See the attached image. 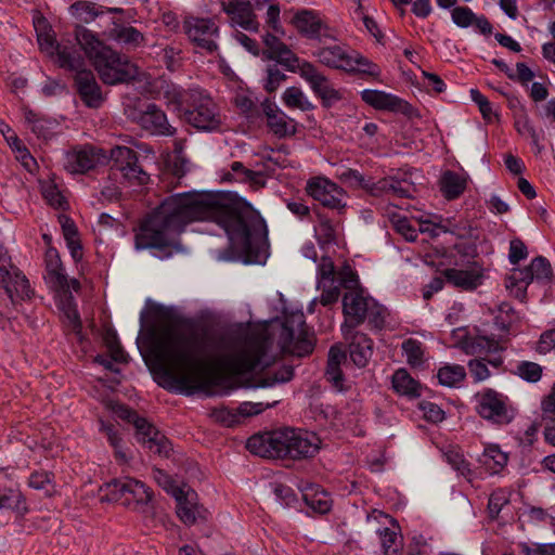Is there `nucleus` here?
<instances>
[{"label": "nucleus", "mask_w": 555, "mask_h": 555, "mask_svg": "<svg viewBox=\"0 0 555 555\" xmlns=\"http://www.w3.org/2000/svg\"><path fill=\"white\" fill-rule=\"evenodd\" d=\"M210 220L222 228L231 247L246 262L260 263L267 257L268 229L250 203L234 192H183L165 198L139 224L137 250L155 249L160 258L180 250L177 236L193 221Z\"/></svg>", "instance_id": "2"}, {"label": "nucleus", "mask_w": 555, "mask_h": 555, "mask_svg": "<svg viewBox=\"0 0 555 555\" xmlns=\"http://www.w3.org/2000/svg\"><path fill=\"white\" fill-rule=\"evenodd\" d=\"M322 46L313 51L312 55L323 65L346 70L347 66L350 67V55L344 46L340 44H326Z\"/></svg>", "instance_id": "23"}, {"label": "nucleus", "mask_w": 555, "mask_h": 555, "mask_svg": "<svg viewBox=\"0 0 555 555\" xmlns=\"http://www.w3.org/2000/svg\"><path fill=\"white\" fill-rule=\"evenodd\" d=\"M379 535L385 555H401V541L393 530L384 528L379 531Z\"/></svg>", "instance_id": "46"}, {"label": "nucleus", "mask_w": 555, "mask_h": 555, "mask_svg": "<svg viewBox=\"0 0 555 555\" xmlns=\"http://www.w3.org/2000/svg\"><path fill=\"white\" fill-rule=\"evenodd\" d=\"M482 456L486 465H490L491 461L493 462V466H491V468L494 472L501 470L508 461L507 454L502 452L498 446H490L486 448Z\"/></svg>", "instance_id": "47"}, {"label": "nucleus", "mask_w": 555, "mask_h": 555, "mask_svg": "<svg viewBox=\"0 0 555 555\" xmlns=\"http://www.w3.org/2000/svg\"><path fill=\"white\" fill-rule=\"evenodd\" d=\"M299 75L309 83L314 94L322 100L324 107H331L341 100L340 92L312 63L302 61L299 66Z\"/></svg>", "instance_id": "14"}, {"label": "nucleus", "mask_w": 555, "mask_h": 555, "mask_svg": "<svg viewBox=\"0 0 555 555\" xmlns=\"http://www.w3.org/2000/svg\"><path fill=\"white\" fill-rule=\"evenodd\" d=\"M390 188H392L391 177L379 179L376 182H374L372 179H369L365 191L372 196H382L384 194L390 193Z\"/></svg>", "instance_id": "57"}, {"label": "nucleus", "mask_w": 555, "mask_h": 555, "mask_svg": "<svg viewBox=\"0 0 555 555\" xmlns=\"http://www.w3.org/2000/svg\"><path fill=\"white\" fill-rule=\"evenodd\" d=\"M528 256L527 246L520 238H513L509 243L508 260L512 264H517Z\"/></svg>", "instance_id": "60"}, {"label": "nucleus", "mask_w": 555, "mask_h": 555, "mask_svg": "<svg viewBox=\"0 0 555 555\" xmlns=\"http://www.w3.org/2000/svg\"><path fill=\"white\" fill-rule=\"evenodd\" d=\"M85 65V57L81 53L69 54V52L62 51L61 68L74 73V87L80 100L89 108H99L105 98L93 72L87 69Z\"/></svg>", "instance_id": "7"}, {"label": "nucleus", "mask_w": 555, "mask_h": 555, "mask_svg": "<svg viewBox=\"0 0 555 555\" xmlns=\"http://www.w3.org/2000/svg\"><path fill=\"white\" fill-rule=\"evenodd\" d=\"M112 168L120 171L122 177L132 183H147L149 175L139 166L138 154L128 146H116L111 151Z\"/></svg>", "instance_id": "15"}, {"label": "nucleus", "mask_w": 555, "mask_h": 555, "mask_svg": "<svg viewBox=\"0 0 555 555\" xmlns=\"http://www.w3.org/2000/svg\"><path fill=\"white\" fill-rule=\"evenodd\" d=\"M318 288L322 291L320 296V304L324 307L335 304L340 295L339 285L325 283L323 285L318 284Z\"/></svg>", "instance_id": "55"}, {"label": "nucleus", "mask_w": 555, "mask_h": 555, "mask_svg": "<svg viewBox=\"0 0 555 555\" xmlns=\"http://www.w3.org/2000/svg\"><path fill=\"white\" fill-rule=\"evenodd\" d=\"M74 39L80 52L83 51L106 85H117L134 79L137 69L127 56L105 46L94 33L83 26H76Z\"/></svg>", "instance_id": "4"}, {"label": "nucleus", "mask_w": 555, "mask_h": 555, "mask_svg": "<svg viewBox=\"0 0 555 555\" xmlns=\"http://www.w3.org/2000/svg\"><path fill=\"white\" fill-rule=\"evenodd\" d=\"M391 184L390 193H392V195L400 198H412L414 196L415 188L413 183L409 182L406 179L391 177Z\"/></svg>", "instance_id": "54"}, {"label": "nucleus", "mask_w": 555, "mask_h": 555, "mask_svg": "<svg viewBox=\"0 0 555 555\" xmlns=\"http://www.w3.org/2000/svg\"><path fill=\"white\" fill-rule=\"evenodd\" d=\"M53 473L47 470H36L30 474L28 479V486L33 489L46 490L47 493H50L48 487L53 483Z\"/></svg>", "instance_id": "50"}, {"label": "nucleus", "mask_w": 555, "mask_h": 555, "mask_svg": "<svg viewBox=\"0 0 555 555\" xmlns=\"http://www.w3.org/2000/svg\"><path fill=\"white\" fill-rule=\"evenodd\" d=\"M402 351L406 357V362L412 367H420L424 363L423 344L417 339L409 338L402 343Z\"/></svg>", "instance_id": "41"}, {"label": "nucleus", "mask_w": 555, "mask_h": 555, "mask_svg": "<svg viewBox=\"0 0 555 555\" xmlns=\"http://www.w3.org/2000/svg\"><path fill=\"white\" fill-rule=\"evenodd\" d=\"M441 232L450 233L459 238H478V229L467 218L450 217L438 223Z\"/></svg>", "instance_id": "28"}, {"label": "nucleus", "mask_w": 555, "mask_h": 555, "mask_svg": "<svg viewBox=\"0 0 555 555\" xmlns=\"http://www.w3.org/2000/svg\"><path fill=\"white\" fill-rule=\"evenodd\" d=\"M12 509L16 514L24 516L29 512L24 494L14 488H8L0 494V511Z\"/></svg>", "instance_id": "33"}, {"label": "nucleus", "mask_w": 555, "mask_h": 555, "mask_svg": "<svg viewBox=\"0 0 555 555\" xmlns=\"http://www.w3.org/2000/svg\"><path fill=\"white\" fill-rule=\"evenodd\" d=\"M99 425L100 433L105 435L108 443L114 448L116 460L122 463L128 462L126 453L121 450L122 438L117 426L102 418L99 420Z\"/></svg>", "instance_id": "35"}, {"label": "nucleus", "mask_w": 555, "mask_h": 555, "mask_svg": "<svg viewBox=\"0 0 555 555\" xmlns=\"http://www.w3.org/2000/svg\"><path fill=\"white\" fill-rule=\"evenodd\" d=\"M325 283H335V266L327 257H323L318 266V284L323 285Z\"/></svg>", "instance_id": "53"}, {"label": "nucleus", "mask_w": 555, "mask_h": 555, "mask_svg": "<svg viewBox=\"0 0 555 555\" xmlns=\"http://www.w3.org/2000/svg\"><path fill=\"white\" fill-rule=\"evenodd\" d=\"M343 313L345 321L341 324V332L345 338L351 332L364 323L382 330L385 325L386 309L370 296H364L362 289L347 292L343 297Z\"/></svg>", "instance_id": "6"}, {"label": "nucleus", "mask_w": 555, "mask_h": 555, "mask_svg": "<svg viewBox=\"0 0 555 555\" xmlns=\"http://www.w3.org/2000/svg\"><path fill=\"white\" fill-rule=\"evenodd\" d=\"M467 366L476 383L482 382L490 376V371L485 362V359L469 360Z\"/></svg>", "instance_id": "56"}, {"label": "nucleus", "mask_w": 555, "mask_h": 555, "mask_svg": "<svg viewBox=\"0 0 555 555\" xmlns=\"http://www.w3.org/2000/svg\"><path fill=\"white\" fill-rule=\"evenodd\" d=\"M314 212L318 221V225H315L314 231L319 244L324 246L335 243L336 227L332 219L319 210H315Z\"/></svg>", "instance_id": "36"}, {"label": "nucleus", "mask_w": 555, "mask_h": 555, "mask_svg": "<svg viewBox=\"0 0 555 555\" xmlns=\"http://www.w3.org/2000/svg\"><path fill=\"white\" fill-rule=\"evenodd\" d=\"M339 178L340 180L349 183L350 185L359 186L363 190H365L369 180L360 171L351 168L344 170L340 173Z\"/></svg>", "instance_id": "63"}, {"label": "nucleus", "mask_w": 555, "mask_h": 555, "mask_svg": "<svg viewBox=\"0 0 555 555\" xmlns=\"http://www.w3.org/2000/svg\"><path fill=\"white\" fill-rule=\"evenodd\" d=\"M466 185V179L451 170L443 172L440 178V191L449 201L459 198L464 193Z\"/></svg>", "instance_id": "30"}, {"label": "nucleus", "mask_w": 555, "mask_h": 555, "mask_svg": "<svg viewBox=\"0 0 555 555\" xmlns=\"http://www.w3.org/2000/svg\"><path fill=\"white\" fill-rule=\"evenodd\" d=\"M70 14L79 22L91 23L99 16L95 3L77 1L69 7Z\"/></svg>", "instance_id": "42"}, {"label": "nucleus", "mask_w": 555, "mask_h": 555, "mask_svg": "<svg viewBox=\"0 0 555 555\" xmlns=\"http://www.w3.org/2000/svg\"><path fill=\"white\" fill-rule=\"evenodd\" d=\"M109 37L127 50L137 49L145 43L144 35L131 25L114 24Z\"/></svg>", "instance_id": "27"}, {"label": "nucleus", "mask_w": 555, "mask_h": 555, "mask_svg": "<svg viewBox=\"0 0 555 555\" xmlns=\"http://www.w3.org/2000/svg\"><path fill=\"white\" fill-rule=\"evenodd\" d=\"M346 339L350 340V359L358 367H364L373 354V340L366 334L353 331Z\"/></svg>", "instance_id": "25"}, {"label": "nucleus", "mask_w": 555, "mask_h": 555, "mask_svg": "<svg viewBox=\"0 0 555 555\" xmlns=\"http://www.w3.org/2000/svg\"><path fill=\"white\" fill-rule=\"evenodd\" d=\"M299 325L305 324L304 315H293L292 318H286L282 323L280 334H279V346L283 352H287L292 349V345L295 341V323Z\"/></svg>", "instance_id": "37"}, {"label": "nucleus", "mask_w": 555, "mask_h": 555, "mask_svg": "<svg viewBox=\"0 0 555 555\" xmlns=\"http://www.w3.org/2000/svg\"><path fill=\"white\" fill-rule=\"evenodd\" d=\"M46 278L56 287L63 288L67 285V276L64 273V268L59 253L54 248H50L46 253Z\"/></svg>", "instance_id": "31"}, {"label": "nucleus", "mask_w": 555, "mask_h": 555, "mask_svg": "<svg viewBox=\"0 0 555 555\" xmlns=\"http://www.w3.org/2000/svg\"><path fill=\"white\" fill-rule=\"evenodd\" d=\"M553 279L551 262L544 256L534 257L530 264L522 269H514L507 278L506 287L516 288V297L524 300L527 295V287L532 282L548 284Z\"/></svg>", "instance_id": "10"}, {"label": "nucleus", "mask_w": 555, "mask_h": 555, "mask_svg": "<svg viewBox=\"0 0 555 555\" xmlns=\"http://www.w3.org/2000/svg\"><path fill=\"white\" fill-rule=\"evenodd\" d=\"M555 350V328L544 331L537 345V351L539 353H547Z\"/></svg>", "instance_id": "64"}, {"label": "nucleus", "mask_w": 555, "mask_h": 555, "mask_svg": "<svg viewBox=\"0 0 555 555\" xmlns=\"http://www.w3.org/2000/svg\"><path fill=\"white\" fill-rule=\"evenodd\" d=\"M132 119L144 130L151 134L172 137L177 129L168 121L165 112L155 103H147L137 111Z\"/></svg>", "instance_id": "17"}, {"label": "nucleus", "mask_w": 555, "mask_h": 555, "mask_svg": "<svg viewBox=\"0 0 555 555\" xmlns=\"http://www.w3.org/2000/svg\"><path fill=\"white\" fill-rule=\"evenodd\" d=\"M282 101L288 108H298L307 112L314 108L313 104L307 99L302 90L298 87H288L282 94Z\"/></svg>", "instance_id": "38"}, {"label": "nucleus", "mask_w": 555, "mask_h": 555, "mask_svg": "<svg viewBox=\"0 0 555 555\" xmlns=\"http://www.w3.org/2000/svg\"><path fill=\"white\" fill-rule=\"evenodd\" d=\"M346 351L335 345L330 348L325 378L337 391H345V376L340 365L346 362Z\"/></svg>", "instance_id": "24"}, {"label": "nucleus", "mask_w": 555, "mask_h": 555, "mask_svg": "<svg viewBox=\"0 0 555 555\" xmlns=\"http://www.w3.org/2000/svg\"><path fill=\"white\" fill-rule=\"evenodd\" d=\"M293 25L298 33L310 40H317L320 43L327 41H337L338 31L336 28L330 26L321 15L313 10H300L293 20Z\"/></svg>", "instance_id": "12"}, {"label": "nucleus", "mask_w": 555, "mask_h": 555, "mask_svg": "<svg viewBox=\"0 0 555 555\" xmlns=\"http://www.w3.org/2000/svg\"><path fill=\"white\" fill-rule=\"evenodd\" d=\"M320 444L314 433L283 428L251 436L246 448L261 457L297 461L313 457Z\"/></svg>", "instance_id": "3"}, {"label": "nucleus", "mask_w": 555, "mask_h": 555, "mask_svg": "<svg viewBox=\"0 0 555 555\" xmlns=\"http://www.w3.org/2000/svg\"><path fill=\"white\" fill-rule=\"evenodd\" d=\"M35 28L37 31V40L40 46V49L50 54L54 55L56 54L57 57V64L61 67V54L64 50L65 52L72 53H80L79 48H77V41L75 40V43H70L69 41L67 43L61 41L57 42L53 31L48 25V22L44 17H40L35 22Z\"/></svg>", "instance_id": "20"}, {"label": "nucleus", "mask_w": 555, "mask_h": 555, "mask_svg": "<svg viewBox=\"0 0 555 555\" xmlns=\"http://www.w3.org/2000/svg\"><path fill=\"white\" fill-rule=\"evenodd\" d=\"M420 409L424 413V417L433 423H439L444 418L443 410L436 403L430 401H422L420 403Z\"/></svg>", "instance_id": "58"}, {"label": "nucleus", "mask_w": 555, "mask_h": 555, "mask_svg": "<svg viewBox=\"0 0 555 555\" xmlns=\"http://www.w3.org/2000/svg\"><path fill=\"white\" fill-rule=\"evenodd\" d=\"M437 378L441 386L456 388L465 380L466 370L461 364L447 363L439 367Z\"/></svg>", "instance_id": "32"}, {"label": "nucleus", "mask_w": 555, "mask_h": 555, "mask_svg": "<svg viewBox=\"0 0 555 555\" xmlns=\"http://www.w3.org/2000/svg\"><path fill=\"white\" fill-rule=\"evenodd\" d=\"M294 377V367L292 365H282L274 373L268 374L259 378L256 384L251 385L255 388L272 387L279 383L289 382Z\"/></svg>", "instance_id": "39"}, {"label": "nucleus", "mask_w": 555, "mask_h": 555, "mask_svg": "<svg viewBox=\"0 0 555 555\" xmlns=\"http://www.w3.org/2000/svg\"><path fill=\"white\" fill-rule=\"evenodd\" d=\"M451 17L456 26L467 28L473 25L476 14L468 7H455L451 12Z\"/></svg>", "instance_id": "52"}, {"label": "nucleus", "mask_w": 555, "mask_h": 555, "mask_svg": "<svg viewBox=\"0 0 555 555\" xmlns=\"http://www.w3.org/2000/svg\"><path fill=\"white\" fill-rule=\"evenodd\" d=\"M151 319L173 323L146 330L150 351L169 390L191 396L219 384L220 373L241 375L267 366L269 339L260 335L227 332L210 334L190 319L179 318L172 307L147 300Z\"/></svg>", "instance_id": "1"}, {"label": "nucleus", "mask_w": 555, "mask_h": 555, "mask_svg": "<svg viewBox=\"0 0 555 555\" xmlns=\"http://www.w3.org/2000/svg\"><path fill=\"white\" fill-rule=\"evenodd\" d=\"M163 62L167 69L175 72L181 65V50L171 46L163 49Z\"/></svg>", "instance_id": "59"}, {"label": "nucleus", "mask_w": 555, "mask_h": 555, "mask_svg": "<svg viewBox=\"0 0 555 555\" xmlns=\"http://www.w3.org/2000/svg\"><path fill=\"white\" fill-rule=\"evenodd\" d=\"M275 52V55H268V59L275 61L278 66L282 65L289 72H299V66L302 62H300L299 57L287 46Z\"/></svg>", "instance_id": "43"}, {"label": "nucleus", "mask_w": 555, "mask_h": 555, "mask_svg": "<svg viewBox=\"0 0 555 555\" xmlns=\"http://www.w3.org/2000/svg\"><path fill=\"white\" fill-rule=\"evenodd\" d=\"M476 410L482 418L498 425H506L514 420L515 411L507 396L492 388H486L476 395Z\"/></svg>", "instance_id": "11"}, {"label": "nucleus", "mask_w": 555, "mask_h": 555, "mask_svg": "<svg viewBox=\"0 0 555 555\" xmlns=\"http://www.w3.org/2000/svg\"><path fill=\"white\" fill-rule=\"evenodd\" d=\"M115 415L132 424L135 428V438L152 453L168 456L170 449L169 440L145 417L140 416L134 410L125 404L113 406Z\"/></svg>", "instance_id": "9"}, {"label": "nucleus", "mask_w": 555, "mask_h": 555, "mask_svg": "<svg viewBox=\"0 0 555 555\" xmlns=\"http://www.w3.org/2000/svg\"><path fill=\"white\" fill-rule=\"evenodd\" d=\"M267 77L264 80L263 88L267 92H274L283 81L286 79V75L281 72L278 64H270L267 66Z\"/></svg>", "instance_id": "48"}, {"label": "nucleus", "mask_w": 555, "mask_h": 555, "mask_svg": "<svg viewBox=\"0 0 555 555\" xmlns=\"http://www.w3.org/2000/svg\"><path fill=\"white\" fill-rule=\"evenodd\" d=\"M516 374L528 383H537L542 377V366L535 362L521 361L517 364Z\"/></svg>", "instance_id": "45"}, {"label": "nucleus", "mask_w": 555, "mask_h": 555, "mask_svg": "<svg viewBox=\"0 0 555 555\" xmlns=\"http://www.w3.org/2000/svg\"><path fill=\"white\" fill-rule=\"evenodd\" d=\"M11 266V257L7 249L0 245V283L2 284L8 297H12V288L10 283H8V280L11 279V272L9 271Z\"/></svg>", "instance_id": "49"}, {"label": "nucleus", "mask_w": 555, "mask_h": 555, "mask_svg": "<svg viewBox=\"0 0 555 555\" xmlns=\"http://www.w3.org/2000/svg\"><path fill=\"white\" fill-rule=\"evenodd\" d=\"M183 33L198 48L209 53L218 49L214 37L218 35V26L210 18L185 16L183 21Z\"/></svg>", "instance_id": "13"}, {"label": "nucleus", "mask_w": 555, "mask_h": 555, "mask_svg": "<svg viewBox=\"0 0 555 555\" xmlns=\"http://www.w3.org/2000/svg\"><path fill=\"white\" fill-rule=\"evenodd\" d=\"M346 72L362 77L378 78L380 76L379 66L358 52L350 55V67L347 66Z\"/></svg>", "instance_id": "34"}, {"label": "nucleus", "mask_w": 555, "mask_h": 555, "mask_svg": "<svg viewBox=\"0 0 555 555\" xmlns=\"http://www.w3.org/2000/svg\"><path fill=\"white\" fill-rule=\"evenodd\" d=\"M101 502H120L129 508H140L149 504L153 492L142 481L133 478H115L100 487Z\"/></svg>", "instance_id": "8"}, {"label": "nucleus", "mask_w": 555, "mask_h": 555, "mask_svg": "<svg viewBox=\"0 0 555 555\" xmlns=\"http://www.w3.org/2000/svg\"><path fill=\"white\" fill-rule=\"evenodd\" d=\"M100 152L101 150L91 145L68 152L64 167L70 173H85L96 166L100 160Z\"/></svg>", "instance_id": "22"}, {"label": "nucleus", "mask_w": 555, "mask_h": 555, "mask_svg": "<svg viewBox=\"0 0 555 555\" xmlns=\"http://www.w3.org/2000/svg\"><path fill=\"white\" fill-rule=\"evenodd\" d=\"M268 0H229L222 1L223 11L230 16L233 25L247 31H257L259 23L254 13L255 7L260 9Z\"/></svg>", "instance_id": "16"}, {"label": "nucleus", "mask_w": 555, "mask_h": 555, "mask_svg": "<svg viewBox=\"0 0 555 555\" xmlns=\"http://www.w3.org/2000/svg\"><path fill=\"white\" fill-rule=\"evenodd\" d=\"M390 222L399 234L406 241L414 242L417 238V229L412 224L408 217L393 214L390 217Z\"/></svg>", "instance_id": "44"}, {"label": "nucleus", "mask_w": 555, "mask_h": 555, "mask_svg": "<svg viewBox=\"0 0 555 555\" xmlns=\"http://www.w3.org/2000/svg\"><path fill=\"white\" fill-rule=\"evenodd\" d=\"M393 390L410 399L421 397L422 385L405 369H398L391 377Z\"/></svg>", "instance_id": "29"}, {"label": "nucleus", "mask_w": 555, "mask_h": 555, "mask_svg": "<svg viewBox=\"0 0 555 555\" xmlns=\"http://www.w3.org/2000/svg\"><path fill=\"white\" fill-rule=\"evenodd\" d=\"M306 191L323 207L338 210L345 207V204H343L344 190L326 178L310 179L307 182Z\"/></svg>", "instance_id": "18"}, {"label": "nucleus", "mask_w": 555, "mask_h": 555, "mask_svg": "<svg viewBox=\"0 0 555 555\" xmlns=\"http://www.w3.org/2000/svg\"><path fill=\"white\" fill-rule=\"evenodd\" d=\"M169 105L182 112L185 121L203 131H216L221 125V116L212 99L199 90L188 93L173 91Z\"/></svg>", "instance_id": "5"}, {"label": "nucleus", "mask_w": 555, "mask_h": 555, "mask_svg": "<svg viewBox=\"0 0 555 555\" xmlns=\"http://www.w3.org/2000/svg\"><path fill=\"white\" fill-rule=\"evenodd\" d=\"M446 282L454 287L473 291L481 284L482 275L476 270H459L449 268L442 271Z\"/></svg>", "instance_id": "26"}, {"label": "nucleus", "mask_w": 555, "mask_h": 555, "mask_svg": "<svg viewBox=\"0 0 555 555\" xmlns=\"http://www.w3.org/2000/svg\"><path fill=\"white\" fill-rule=\"evenodd\" d=\"M361 99L367 105L378 111L401 113L412 116L413 106L406 101L380 90L365 89L361 92Z\"/></svg>", "instance_id": "19"}, {"label": "nucleus", "mask_w": 555, "mask_h": 555, "mask_svg": "<svg viewBox=\"0 0 555 555\" xmlns=\"http://www.w3.org/2000/svg\"><path fill=\"white\" fill-rule=\"evenodd\" d=\"M508 503L507 498L504 495L502 491L493 492L488 502V512L492 519H495L503 506Z\"/></svg>", "instance_id": "61"}, {"label": "nucleus", "mask_w": 555, "mask_h": 555, "mask_svg": "<svg viewBox=\"0 0 555 555\" xmlns=\"http://www.w3.org/2000/svg\"><path fill=\"white\" fill-rule=\"evenodd\" d=\"M8 283H10L12 288V297L9 298L13 304L15 302V297L21 300L31 297L33 291L29 281L22 272L16 271L13 274L11 273V279L8 280Z\"/></svg>", "instance_id": "40"}, {"label": "nucleus", "mask_w": 555, "mask_h": 555, "mask_svg": "<svg viewBox=\"0 0 555 555\" xmlns=\"http://www.w3.org/2000/svg\"><path fill=\"white\" fill-rule=\"evenodd\" d=\"M482 350L495 353L501 350V348L498 341L485 336H479L474 341L466 345V351L468 353H477L481 352Z\"/></svg>", "instance_id": "51"}, {"label": "nucleus", "mask_w": 555, "mask_h": 555, "mask_svg": "<svg viewBox=\"0 0 555 555\" xmlns=\"http://www.w3.org/2000/svg\"><path fill=\"white\" fill-rule=\"evenodd\" d=\"M314 349V345L311 341V339L301 337V333L299 334L298 338L295 339V341L292 345V349H289L287 352L298 356V357H306L310 354Z\"/></svg>", "instance_id": "62"}, {"label": "nucleus", "mask_w": 555, "mask_h": 555, "mask_svg": "<svg viewBox=\"0 0 555 555\" xmlns=\"http://www.w3.org/2000/svg\"><path fill=\"white\" fill-rule=\"evenodd\" d=\"M261 111L267 118V127L278 138L292 137L296 133V122L270 99L261 102Z\"/></svg>", "instance_id": "21"}]
</instances>
